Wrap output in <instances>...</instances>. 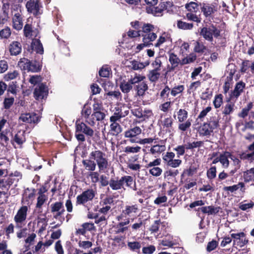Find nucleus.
Here are the masks:
<instances>
[{"mask_svg": "<svg viewBox=\"0 0 254 254\" xmlns=\"http://www.w3.org/2000/svg\"><path fill=\"white\" fill-rule=\"evenodd\" d=\"M127 247L130 251L137 252L139 251L141 245L140 242L137 241L128 242Z\"/></svg>", "mask_w": 254, "mask_h": 254, "instance_id": "49", "label": "nucleus"}, {"mask_svg": "<svg viewBox=\"0 0 254 254\" xmlns=\"http://www.w3.org/2000/svg\"><path fill=\"white\" fill-rule=\"evenodd\" d=\"M145 78L143 76L136 75L134 77H131L127 81L123 80L120 84V88L124 93L127 94L132 89L134 84L143 80Z\"/></svg>", "mask_w": 254, "mask_h": 254, "instance_id": "7", "label": "nucleus"}, {"mask_svg": "<svg viewBox=\"0 0 254 254\" xmlns=\"http://www.w3.org/2000/svg\"><path fill=\"white\" fill-rule=\"evenodd\" d=\"M9 51L11 56H17L21 53L22 45L18 41H13L9 45Z\"/></svg>", "mask_w": 254, "mask_h": 254, "instance_id": "22", "label": "nucleus"}, {"mask_svg": "<svg viewBox=\"0 0 254 254\" xmlns=\"http://www.w3.org/2000/svg\"><path fill=\"white\" fill-rule=\"evenodd\" d=\"M162 125L164 128L171 132L173 129V119L171 116L166 118L162 121Z\"/></svg>", "mask_w": 254, "mask_h": 254, "instance_id": "42", "label": "nucleus"}, {"mask_svg": "<svg viewBox=\"0 0 254 254\" xmlns=\"http://www.w3.org/2000/svg\"><path fill=\"white\" fill-rule=\"evenodd\" d=\"M233 100L234 99H230V97L227 99V103L225 104L222 111V114L224 115V116L229 115L234 111L235 107V103L236 101L235 100L234 102H232L231 101Z\"/></svg>", "mask_w": 254, "mask_h": 254, "instance_id": "21", "label": "nucleus"}, {"mask_svg": "<svg viewBox=\"0 0 254 254\" xmlns=\"http://www.w3.org/2000/svg\"><path fill=\"white\" fill-rule=\"evenodd\" d=\"M39 38H39H34L32 40L31 47L32 50L35 51L36 53L42 55L44 53V48Z\"/></svg>", "mask_w": 254, "mask_h": 254, "instance_id": "28", "label": "nucleus"}, {"mask_svg": "<svg viewBox=\"0 0 254 254\" xmlns=\"http://www.w3.org/2000/svg\"><path fill=\"white\" fill-rule=\"evenodd\" d=\"M216 167L215 166H211L206 172V176L209 180L215 179L216 177Z\"/></svg>", "mask_w": 254, "mask_h": 254, "instance_id": "55", "label": "nucleus"}, {"mask_svg": "<svg viewBox=\"0 0 254 254\" xmlns=\"http://www.w3.org/2000/svg\"><path fill=\"white\" fill-rule=\"evenodd\" d=\"M105 154L100 150H95L90 154V159L95 160L100 170H103L108 167V160Z\"/></svg>", "mask_w": 254, "mask_h": 254, "instance_id": "6", "label": "nucleus"}, {"mask_svg": "<svg viewBox=\"0 0 254 254\" xmlns=\"http://www.w3.org/2000/svg\"><path fill=\"white\" fill-rule=\"evenodd\" d=\"M110 128V133L112 135L117 136L122 131V127L118 123H111Z\"/></svg>", "mask_w": 254, "mask_h": 254, "instance_id": "34", "label": "nucleus"}, {"mask_svg": "<svg viewBox=\"0 0 254 254\" xmlns=\"http://www.w3.org/2000/svg\"><path fill=\"white\" fill-rule=\"evenodd\" d=\"M28 207L26 205L22 206L17 211L14 217V220L16 224V228H22L25 225V222L27 218Z\"/></svg>", "mask_w": 254, "mask_h": 254, "instance_id": "8", "label": "nucleus"}, {"mask_svg": "<svg viewBox=\"0 0 254 254\" xmlns=\"http://www.w3.org/2000/svg\"><path fill=\"white\" fill-rule=\"evenodd\" d=\"M25 7L29 13H32L35 16L41 14L40 8L42 5L40 0H29L27 1Z\"/></svg>", "mask_w": 254, "mask_h": 254, "instance_id": "10", "label": "nucleus"}, {"mask_svg": "<svg viewBox=\"0 0 254 254\" xmlns=\"http://www.w3.org/2000/svg\"><path fill=\"white\" fill-rule=\"evenodd\" d=\"M141 147L138 146H126L124 151L127 153H138L140 151Z\"/></svg>", "mask_w": 254, "mask_h": 254, "instance_id": "57", "label": "nucleus"}, {"mask_svg": "<svg viewBox=\"0 0 254 254\" xmlns=\"http://www.w3.org/2000/svg\"><path fill=\"white\" fill-rule=\"evenodd\" d=\"M18 65L22 70L29 71L30 64V60L23 58L20 59L18 63Z\"/></svg>", "mask_w": 254, "mask_h": 254, "instance_id": "45", "label": "nucleus"}, {"mask_svg": "<svg viewBox=\"0 0 254 254\" xmlns=\"http://www.w3.org/2000/svg\"><path fill=\"white\" fill-rule=\"evenodd\" d=\"M246 87V83L242 81L236 83L234 89L231 91L229 95L230 99H234L236 101L241 94L244 92Z\"/></svg>", "mask_w": 254, "mask_h": 254, "instance_id": "17", "label": "nucleus"}, {"mask_svg": "<svg viewBox=\"0 0 254 254\" xmlns=\"http://www.w3.org/2000/svg\"><path fill=\"white\" fill-rule=\"evenodd\" d=\"M220 30L215 25L211 24L202 27L199 33L205 40L212 42L213 41V37L218 38L220 36Z\"/></svg>", "mask_w": 254, "mask_h": 254, "instance_id": "4", "label": "nucleus"}, {"mask_svg": "<svg viewBox=\"0 0 254 254\" xmlns=\"http://www.w3.org/2000/svg\"><path fill=\"white\" fill-rule=\"evenodd\" d=\"M138 81L136 84H134L133 88L136 91L137 94L139 96H142L144 94L146 91L148 89V85L145 81Z\"/></svg>", "mask_w": 254, "mask_h": 254, "instance_id": "26", "label": "nucleus"}, {"mask_svg": "<svg viewBox=\"0 0 254 254\" xmlns=\"http://www.w3.org/2000/svg\"><path fill=\"white\" fill-rule=\"evenodd\" d=\"M206 49L207 47L200 40L196 41L194 43L193 51L195 53L202 54Z\"/></svg>", "mask_w": 254, "mask_h": 254, "instance_id": "43", "label": "nucleus"}, {"mask_svg": "<svg viewBox=\"0 0 254 254\" xmlns=\"http://www.w3.org/2000/svg\"><path fill=\"white\" fill-rule=\"evenodd\" d=\"M231 236L233 239L234 244H237L240 247H243L249 243V240L246 238V235L244 232L233 233L231 234Z\"/></svg>", "mask_w": 254, "mask_h": 254, "instance_id": "14", "label": "nucleus"}, {"mask_svg": "<svg viewBox=\"0 0 254 254\" xmlns=\"http://www.w3.org/2000/svg\"><path fill=\"white\" fill-rule=\"evenodd\" d=\"M106 111L104 109L102 103L95 102L93 105V113L90 119L86 123L92 126H94L96 121H102L105 119Z\"/></svg>", "mask_w": 254, "mask_h": 254, "instance_id": "3", "label": "nucleus"}, {"mask_svg": "<svg viewBox=\"0 0 254 254\" xmlns=\"http://www.w3.org/2000/svg\"><path fill=\"white\" fill-rule=\"evenodd\" d=\"M245 187V184L243 182H239L237 185H234L232 186L225 187L224 190L225 191H230L233 192L237 190L239 188H243Z\"/></svg>", "mask_w": 254, "mask_h": 254, "instance_id": "51", "label": "nucleus"}, {"mask_svg": "<svg viewBox=\"0 0 254 254\" xmlns=\"http://www.w3.org/2000/svg\"><path fill=\"white\" fill-rule=\"evenodd\" d=\"M188 112L185 109H180L177 112V116L180 124L178 128L182 131H185L190 127L191 125V119H188Z\"/></svg>", "mask_w": 254, "mask_h": 254, "instance_id": "5", "label": "nucleus"}, {"mask_svg": "<svg viewBox=\"0 0 254 254\" xmlns=\"http://www.w3.org/2000/svg\"><path fill=\"white\" fill-rule=\"evenodd\" d=\"M233 74L230 72L229 76L227 77L226 80L225 81L224 84L223 86V93L224 94H226L229 91L230 88V82L232 80Z\"/></svg>", "mask_w": 254, "mask_h": 254, "instance_id": "52", "label": "nucleus"}, {"mask_svg": "<svg viewBox=\"0 0 254 254\" xmlns=\"http://www.w3.org/2000/svg\"><path fill=\"white\" fill-rule=\"evenodd\" d=\"M201 82L200 80L192 82L188 89L187 93L190 94L191 92L195 91L198 87L201 86Z\"/></svg>", "mask_w": 254, "mask_h": 254, "instance_id": "59", "label": "nucleus"}, {"mask_svg": "<svg viewBox=\"0 0 254 254\" xmlns=\"http://www.w3.org/2000/svg\"><path fill=\"white\" fill-rule=\"evenodd\" d=\"M197 169L198 167H196L195 165H190L189 168L186 169L183 171L181 176V179L186 176L189 177L193 176V174L197 172Z\"/></svg>", "mask_w": 254, "mask_h": 254, "instance_id": "39", "label": "nucleus"}, {"mask_svg": "<svg viewBox=\"0 0 254 254\" xmlns=\"http://www.w3.org/2000/svg\"><path fill=\"white\" fill-rule=\"evenodd\" d=\"M251 62L249 60H244L241 64L240 71L241 73H246L249 68H250Z\"/></svg>", "mask_w": 254, "mask_h": 254, "instance_id": "63", "label": "nucleus"}, {"mask_svg": "<svg viewBox=\"0 0 254 254\" xmlns=\"http://www.w3.org/2000/svg\"><path fill=\"white\" fill-rule=\"evenodd\" d=\"M154 26L150 23H143L142 26L141 30V34H148L151 32H154Z\"/></svg>", "mask_w": 254, "mask_h": 254, "instance_id": "48", "label": "nucleus"}, {"mask_svg": "<svg viewBox=\"0 0 254 254\" xmlns=\"http://www.w3.org/2000/svg\"><path fill=\"white\" fill-rule=\"evenodd\" d=\"M160 75L159 70L153 69L149 71L147 76L150 81L156 82L159 79Z\"/></svg>", "mask_w": 254, "mask_h": 254, "instance_id": "33", "label": "nucleus"}, {"mask_svg": "<svg viewBox=\"0 0 254 254\" xmlns=\"http://www.w3.org/2000/svg\"><path fill=\"white\" fill-rule=\"evenodd\" d=\"M185 87L183 85L176 86L171 89V95L175 97L179 94L182 93Z\"/></svg>", "mask_w": 254, "mask_h": 254, "instance_id": "56", "label": "nucleus"}, {"mask_svg": "<svg viewBox=\"0 0 254 254\" xmlns=\"http://www.w3.org/2000/svg\"><path fill=\"white\" fill-rule=\"evenodd\" d=\"M39 120V117L35 113L21 114L19 117V121L28 124L38 123Z\"/></svg>", "mask_w": 254, "mask_h": 254, "instance_id": "19", "label": "nucleus"}, {"mask_svg": "<svg viewBox=\"0 0 254 254\" xmlns=\"http://www.w3.org/2000/svg\"><path fill=\"white\" fill-rule=\"evenodd\" d=\"M154 140V138L149 137L146 138L144 139H139L137 140L136 139H132L130 140V142L131 143H138L140 144H150L152 143Z\"/></svg>", "mask_w": 254, "mask_h": 254, "instance_id": "58", "label": "nucleus"}, {"mask_svg": "<svg viewBox=\"0 0 254 254\" xmlns=\"http://www.w3.org/2000/svg\"><path fill=\"white\" fill-rule=\"evenodd\" d=\"M195 0V1H188L185 4V7L188 11L186 16L188 20L199 23L201 21L200 14L197 15L196 13L199 12V7H201V3L198 2L196 0Z\"/></svg>", "mask_w": 254, "mask_h": 254, "instance_id": "1", "label": "nucleus"}, {"mask_svg": "<svg viewBox=\"0 0 254 254\" xmlns=\"http://www.w3.org/2000/svg\"><path fill=\"white\" fill-rule=\"evenodd\" d=\"M6 123L7 120L3 118L0 120V144L3 146H6L9 141L7 132L5 131H2Z\"/></svg>", "mask_w": 254, "mask_h": 254, "instance_id": "18", "label": "nucleus"}, {"mask_svg": "<svg viewBox=\"0 0 254 254\" xmlns=\"http://www.w3.org/2000/svg\"><path fill=\"white\" fill-rule=\"evenodd\" d=\"M139 209L137 204L127 205L125 209L122 210L121 215L117 217L118 220L120 221L123 217L127 216H135L138 212Z\"/></svg>", "mask_w": 254, "mask_h": 254, "instance_id": "11", "label": "nucleus"}, {"mask_svg": "<svg viewBox=\"0 0 254 254\" xmlns=\"http://www.w3.org/2000/svg\"><path fill=\"white\" fill-rule=\"evenodd\" d=\"M34 96L36 100L43 99L48 94V89L45 83H41L35 88Z\"/></svg>", "mask_w": 254, "mask_h": 254, "instance_id": "12", "label": "nucleus"}, {"mask_svg": "<svg viewBox=\"0 0 254 254\" xmlns=\"http://www.w3.org/2000/svg\"><path fill=\"white\" fill-rule=\"evenodd\" d=\"M223 96L222 94H217L214 97L213 104L215 108H219L223 104Z\"/></svg>", "mask_w": 254, "mask_h": 254, "instance_id": "50", "label": "nucleus"}, {"mask_svg": "<svg viewBox=\"0 0 254 254\" xmlns=\"http://www.w3.org/2000/svg\"><path fill=\"white\" fill-rule=\"evenodd\" d=\"M134 183L133 189L136 190L135 182L133 181V177L130 176H124L120 179L119 177L112 178L110 180V187L113 190H119L124 188V185L127 187L132 188L131 185Z\"/></svg>", "mask_w": 254, "mask_h": 254, "instance_id": "2", "label": "nucleus"}, {"mask_svg": "<svg viewBox=\"0 0 254 254\" xmlns=\"http://www.w3.org/2000/svg\"><path fill=\"white\" fill-rule=\"evenodd\" d=\"M11 34V29L8 26H6L4 28L0 30V37L1 39H7L10 37Z\"/></svg>", "mask_w": 254, "mask_h": 254, "instance_id": "53", "label": "nucleus"}, {"mask_svg": "<svg viewBox=\"0 0 254 254\" xmlns=\"http://www.w3.org/2000/svg\"><path fill=\"white\" fill-rule=\"evenodd\" d=\"M125 237L121 236H116L112 240L113 242L112 243V246L115 247H117L119 249H122L125 247H126V244L124 242Z\"/></svg>", "mask_w": 254, "mask_h": 254, "instance_id": "31", "label": "nucleus"}, {"mask_svg": "<svg viewBox=\"0 0 254 254\" xmlns=\"http://www.w3.org/2000/svg\"><path fill=\"white\" fill-rule=\"evenodd\" d=\"M220 209L221 208L219 206L215 207L213 205H210L198 208L196 210L198 211H201L203 214L214 215L217 214Z\"/></svg>", "mask_w": 254, "mask_h": 254, "instance_id": "27", "label": "nucleus"}, {"mask_svg": "<svg viewBox=\"0 0 254 254\" xmlns=\"http://www.w3.org/2000/svg\"><path fill=\"white\" fill-rule=\"evenodd\" d=\"M166 150V146L163 140H160L159 143L153 145L149 149V153L155 156H158Z\"/></svg>", "mask_w": 254, "mask_h": 254, "instance_id": "20", "label": "nucleus"}, {"mask_svg": "<svg viewBox=\"0 0 254 254\" xmlns=\"http://www.w3.org/2000/svg\"><path fill=\"white\" fill-rule=\"evenodd\" d=\"M50 212L51 213L59 211H65L64 203L62 201H56L50 205Z\"/></svg>", "mask_w": 254, "mask_h": 254, "instance_id": "30", "label": "nucleus"}, {"mask_svg": "<svg viewBox=\"0 0 254 254\" xmlns=\"http://www.w3.org/2000/svg\"><path fill=\"white\" fill-rule=\"evenodd\" d=\"M169 61L171 64V66H170L169 65H168L166 74L173 71L175 69H177L181 63V60L174 53H169Z\"/></svg>", "mask_w": 254, "mask_h": 254, "instance_id": "13", "label": "nucleus"}, {"mask_svg": "<svg viewBox=\"0 0 254 254\" xmlns=\"http://www.w3.org/2000/svg\"><path fill=\"white\" fill-rule=\"evenodd\" d=\"M244 182L249 183L254 182V167L244 171L243 173Z\"/></svg>", "mask_w": 254, "mask_h": 254, "instance_id": "37", "label": "nucleus"}, {"mask_svg": "<svg viewBox=\"0 0 254 254\" xmlns=\"http://www.w3.org/2000/svg\"><path fill=\"white\" fill-rule=\"evenodd\" d=\"M150 64L149 60H147L143 63H139L136 61L132 62V68L134 70H138L144 68Z\"/></svg>", "mask_w": 254, "mask_h": 254, "instance_id": "44", "label": "nucleus"}, {"mask_svg": "<svg viewBox=\"0 0 254 254\" xmlns=\"http://www.w3.org/2000/svg\"><path fill=\"white\" fill-rule=\"evenodd\" d=\"M167 101L160 105V109L163 112H167L171 108L173 102L171 100H166Z\"/></svg>", "mask_w": 254, "mask_h": 254, "instance_id": "62", "label": "nucleus"}, {"mask_svg": "<svg viewBox=\"0 0 254 254\" xmlns=\"http://www.w3.org/2000/svg\"><path fill=\"white\" fill-rule=\"evenodd\" d=\"M177 27L184 30H192L194 27V24L192 23H188L182 21V20H178L177 22Z\"/></svg>", "mask_w": 254, "mask_h": 254, "instance_id": "35", "label": "nucleus"}, {"mask_svg": "<svg viewBox=\"0 0 254 254\" xmlns=\"http://www.w3.org/2000/svg\"><path fill=\"white\" fill-rule=\"evenodd\" d=\"M209 127L208 126L206 123H204L200 127L199 129V133L200 135L209 136L212 133Z\"/></svg>", "mask_w": 254, "mask_h": 254, "instance_id": "40", "label": "nucleus"}, {"mask_svg": "<svg viewBox=\"0 0 254 254\" xmlns=\"http://www.w3.org/2000/svg\"><path fill=\"white\" fill-rule=\"evenodd\" d=\"M91 108L87 105H84L81 111V115L85 119V122L90 119V116L91 115Z\"/></svg>", "mask_w": 254, "mask_h": 254, "instance_id": "46", "label": "nucleus"}, {"mask_svg": "<svg viewBox=\"0 0 254 254\" xmlns=\"http://www.w3.org/2000/svg\"><path fill=\"white\" fill-rule=\"evenodd\" d=\"M170 93L171 94V89L168 85H166L161 91L160 97L164 100H171V98H169Z\"/></svg>", "mask_w": 254, "mask_h": 254, "instance_id": "47", "label": "nucleus"}, {"mask_svg": "<svg viewBox=\"0 0 254 254\" xmlns=\"http://www.w3.org/2000/svg\"><path fill=\"white\" fill-rule=\"evenodd\" d=\"M206 123L207 124L208 126L209 127V128L211 129V131H212V132H213V130L219 127L220 126L219 119L215 116L210 117Z\"/></svg>", "mask_w": 254, "mask_h": 254, "instance_id": "32", "label": "nucleus"}, {"mask_svg": "<svg viewBox=\"0 0 254 254\" xmlns=\"http://www.w3.org/2000/svg\"><path fill=\"white\" fill-rule=\"evenodd\" d=\"M220 164L224 168H228L230 165V161L229 159L231 158V153L230 152L225 151L219 154Z\"/></svg>", "mask_w": 254, "mask_h": 254, "instance_id": "25", "label": "nucleus"}, {"mask_svg": "<svg viewBox=\"0 0 254 254\" xmlns=\"http://www.w3.org/2000/svg\"><path fill=\"white\" fill-rule=\"evenodd\" d=\"M14 180V179H12L11 177H9L7 179H0V187L2 190L5 189L8 191L10 187L13 184Z\"/></svg>", "mask_w": 254, "mask_h": 254, "instance_id": "36", "label": "nucleus"}, {"mask_svg": "<svg viewBox=\"0 0 254 254\" xmlns=\"http://www.w3.org/2000/svg\"><path fill=\"white\" fill-rule=\"evenodd\" d=\"M142 130L139 127L135 126L127 130L124 132V136L126 138H129L130 141L132 139H135V137L141 134Z\"/></svg>", "mask_w": 254, "mask_h": 254, "instance_id": "23", "label": "nucleus"}, {"mask_svg": "<svg viewBox=\"0 0 254 254\" xmlns=\"http://www.w3.org/2000/svg\"><path fill=\"white\" fill-rule=\"evenodd\" d=\"M29 69L28 71H32L33 72H38L41 70L42 64H41L36 60L30 61V60Z\"/></svg>", "mask_w": 254, "mask_h": 254, "instance_id": "41", "label": "nucleus"}, {"mask_svg": "<svg viewBox=\"0 0 254 254\" xmlns=\"http://www.w3.org/2000/svg\"><path fill=\"white\" fill-rule=\"evenodd\" d=\"M14 102V98L13 97L5 98L3 102V108L6 110L10 109Z\"/></svg>", "mask_w": 254, "mask_h": 254, "instance_id": "60", "label": "nucleus"}, {"mask_svg": "<svg viewBox=\"0 0 254 254\" xmlns=\"http://www.w3.org/2000/svg\"><path fill=\"white\" fill-rule=\"evenodd\" d=\"M201 11L206 17H210L217 11V7L213 3H201Z\"/></svg>", "mask_w": 254, "mask_h": 254, "instance_id": "15", "label": "nucleus"}, {"mask_svg": "<svg viewBox=\"0 0 254 254\" xmlns=\"http://www.w3.org/2000/svg\"><path fill=\"white\" fill-rule=\"evenodd\" d=\"M82 164L86 169L88 171H94L96 169V164L93 159H85L82 160Z\"/></svg>", "mask_w": 254, "mask_h": 254, "instance_id": "38", "label": "nucleus"}, {"mask_svg": "<svg viewBox=\"0 0 254 254\" xmlns=\"http://www.w3.org/2000/svg\"><path fill=\"white\" fill-rule=\"evenodd\" d=\"M95 196V191L93 189H88L76 197V205H85V203L92 201Z\"/></svg>", "mask_w": 254, "mask_h": 254, "instance_id": "9", "label": "nucleus"}, {"mask_svg": "<svg viewBox=\"0 0 254 254\" xmlns=\"http://www.w3.org/2000/svg\"><path fill=\"white\" fill-rule=\"evenodd\" d=\"M141 36L143 37L142 42L146 44L147 45L150 46L152 45V42L154 41L157 38V34L154 32H151L148 34H141Z\"/></svg>", "mask_w": 254, "mask_h": 254, "instance_id": "29", "label": "nucleus"}, {"mask_svg": "<svg viewBox=\"0 0 254 254\" xmlns=\"http://www.w3.org/2000/svg\"><path fill=\"white\" fill-rule=\"evenodd\" d=\"M76 132H82L86 135L92 137L94 134V130L90 127L87 126L83 122L76 121L75 123Z\"/></svg>", "mask_w": 254, "mask_h": 254, "instance_id": "16", "label": "nucleus"}, {"mask_svg": "<svg viewBox=\"0 0 254 254\" xmlns=\"http://www.w3.org/2000/svg\"><path fill=\"white\" fill-rule=\"evenodd\" d=\"M124 117H125V115H123L121 111L115 112L114 115L110 117V121L111 123H118L117 121H120L121 118Z\"/></svg>", "mask_w": 254, "mask_h": 254, "instance_id": "54", "label": "nucleus"}, {"mask_svg": "<svg viewBox=\"0 0 254 254\" xmlns=\"http://www.w3.org/2000/svg\"><path fill=\"white\" fill-rule=\"evenodd\" d=\"M12 27L17 30H20L23 27V20L21 14L17 12L15 13L12 18Z\"/></svg>", "mask_w": 254, "mask_h": 254, "instance_id": "24", "label": "nucleus"}, {"mask_svg": "<svg viewBox=\"0 0 254 254\" xmlns=\"http://www.w3.org/2000/svg\"><path fill=\"white\" fill-rule=\"evenodd\" d=\"M162 171V169L159 167H153L149 170V174L154 177L160 176Z\"/></svg>", "mask_w": 254, "mask_h": 254, "instance_id": "64", "label": "nucleus"}, {"mask_svg": "<svg viewBox=\"0 0 254 254\" xmlns=\"http://www.w3.org/2000/svg\"><path fill=\"white\" fill-rule=\"evenodd\" d=\"M179 174L178 170H168L164 172V177L165 179H169L170 177H175Z\"/></svg>", "mask_w": 254, "mask_h": 254, "instance_id": "61", "label": "nucleus"}]
</instances>
